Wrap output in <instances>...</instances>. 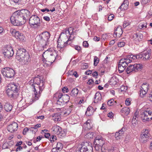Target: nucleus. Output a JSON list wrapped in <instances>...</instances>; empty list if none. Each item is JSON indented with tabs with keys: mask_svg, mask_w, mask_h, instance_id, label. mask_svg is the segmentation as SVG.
<instances>
[{
	"mask_svg": "<svg viewBox=\"0 0 152 152\" xmlns=\"http://www.w3.org/2000/svg\"><path fill=\"white\" fill-rule=\"evenodd\" d=\"M31 81H33L34 83V84L32 85H34L36 86H38L41 81L40 79L38 77H35L33 80H31Z\"/></svg>",
	"mask_w": 152,
	"mask_h": 152,
	"instance_id": "32",
	"label": "nucleus"
},
{
	"mask_svg": "<svg viewBox=\"0 0 152 152\" xmlns=\"http://www.w3.org/2000/svg\"><path fill=\"white\" fill-rule=\"evenodd\" d=\"M1 72L4 76L8 78H12L15 74L14 71L9 67H5L2 69Z\"/></svg>",
	"mask_w": 152,
	"mask_h": 152,
	"instance_id": "6",
	"label": "nucleus"
},
{
	"mask_svg": "<svg viewBox=\"0 0 152 152\" xmlns=\"http://www.w3.org/2000/svg\"><path fill=\"white\" fill-rule=\"evenodd\" d=\"M11 23L14 26H20L23 24L21 21L18 20H10Z\"/></svg>",
	"mask_w": 152,
	"mask_h": 152,
	"instance_id": "25",
	"label": "nucleus"
},
{
	"mask_svg": "<svg viewBox=\"0 0 152 152\" xmlns=\"http://www.w3.org/2000/svg\"><path fill=\"white\" fill-rule=\"evenodd\" d=\"M93 148L90 143L83 142L79 145L76 150V152H93Z\"/></svg>",
	"mask_w": 152,
	"mask_h": 152,
	"instance_id": "3",
	"label": "nucleus"
},
{
	"mask_svg": "<svg viewBox=\"0 0 152 152\" xmlns=\"http://www.w3.org/2000/svg\"><path fill=\"white\" fill-rule=\"evenodd\" d=\"M147 24V23H146L143 24H140L139 25V28L140 29H142L144 27L146 28L147 27L146 26Z\"/></svg>",
	"mask_w": 152,
	"mask_h": 152,
	"instance_id": "52",
	"label": "nucleus"
},
{
	"mask_svg": "<svg viewBox=\"0 0 152 152\" xmlns=\"http://www.w3.org/2000/svg\"><path fill=\"white\" fill-rule=\"evenodd\" d=\"M122 59H124V61L125 63L127 65H128V64L129 63H130L132 62L131 60L129 59V58H128V56L126 58H122Z\"/></svg>",
	"mask_w": 152,
	"mask_h": 152,
	"instance_id": "50",
	"label": "nucleus"
},
{
	"mask_svg": "<svg viewBox=\"0 0 152 152\" xmlns=\"http://www.w3.org/2000/svg\"><path fill=\"white\" fill-rule=\"evenodd\" d=\"M64 95H63L61 93H57L54 94V98L55 99V98H57V99H61V98L62 97H63V96Z\"/></svg>",
	"mask_w": 152,
	"mask_h": 152,
	"instance_id": "41",
	"label": "nucleus"
},
{
	"mask_svg": "<svg viewBox=\"0 0 152 152\" xmlns=\"http://www.w3.org/2000/svg\"><path fill=\"white\" fill-rule=\"evenodd\" d=\"M83 126L88 129H90L92 127V124L90 120H88L86 123L83 124Z\"/></svg>",
	"mask_w": 152,
	"mask_h": 152,
	"instance_id": "30",
	"label": "nucleus"
},
{
	"mask_svg": "<svg viewBox=\"0 0 152 152\" xmlns=\"http://www.w3.org/2000/svg\"><path fill=\"white\" fill-rule=\"evenodd\" d=\"M28 130L29 129L27 127L25 128L23 130V134L24 135L26 134V133L27 132Z\"/></svg>",
	"mask_w": 152,
	"mask_h": 152,
	"instance_id": "60",
	"label": "nucleus"
},
{
	"mask_svg": "<svg viewBox=\"0 0 152 152\" xmlns=\"http://www.w3.org/2000/svg\"><path fill=\"white\" fill-rule=\"evenodd\" d=\"M18 127V125L17 123L13 122H12L8 126L7 129L8 131L11 132H13L17 130Z\"/></svg>",
	"mask_w": 152,
	"mask_h": 152,
	"instance_id": "11",
	"label": "nucleus"
},
{
	"mask_svg": "<svg viewBox=\"0 0 152 152\" xmlns=\"http://www.w3.org/2000/svg\"><path fill=\"white\" fill-rule=\"evenodd\" d=\"M15 38L20 41H23L25 37L23 34L17 31L15 36Z\"/></svg>",
	"mask_w": 152,
	"mask_h": 152,
	"instance_id": "21",
	"label": "nucleus"
},
{
	"mask_svg": "<svg viewBox=\"0 0 152 152\" xmlns=\"http://www.w3.org/2000/svg\"><path fill=\"white\" fill-rule=\"evenodd\" d=\"M41 11L43 12H45L46 13V12H50L49 10L48 9L45 8L44 9H41Z\"/></svg>",
	"mask_w": 152,
	"mask_h": 152,
	"instance_id": "64",
	"label": "nucleus"
},
{
	"mask_svg": "<svg viewBox=\"0 0 152 152\" xmlns=\"http://www.w3.org/2000/svg\"><path fill=\"white\" fill-rule=\"evenodd\" d=\"M118 80V79L115 76L112 77L109 81L110 84L112 86L117 85V83Z\"/></svg>",
	"mask_w": 152,
	"mask_h": 152,
	"instance_id": "19",
	"label": "nucleus"
},
{
	"mask_svg": "<svg viewBox=\"0 0 152 152\" xmlns=\"http://www.w3.org/2000/svg\"><path fill=\"white\" fill-rule=\"evenodd\" d=\"M6 92L8 96L10 97H13L14 95V93H15L14 92L12 91V90H11L8 88Z\"/></svg>",
	"mask_w": 152,
	"mask_h": 152,
	"instance_id": "39",
	"label": "nucleus"
},
{
	"mask_svg": "<svg viewBox=\"0 0 152 152\" xmlns=\"http://www.w3.org/2000/svg\"><path fill=\"white\" fill-rule=\"evenodd\" d=\"M83 46L85 48H88V44L86 41H85L83 43Z\"/></svg>",
	"mask_w": 152,
	"mask_h": 152,
	"instance_id": "62",
	"label": "nucleus"
},
{
	"mask_svg": "<svg viewBox=\"0 0 152 152\" xmlns=\"http://www.w3.org/2000/svg\"><path fill=\"white\" fill-rule=\"evenodd\" d=\"M125 104L126 105H129L130 104V101L129 98L127 99L125 101Z\"/></svg>",
	"mask_w": 152,
	"mask_h": 152,
	"instance_id": "63",
	"label": "nucleus"
},
{
	"mask_svg": "<svg viewBox=\"0 0 152 152\" xmlns=\"http://www.w3.org/2000/svg\"><path fill=\"white\" fill-rule=\"evenodd\" d=\"M125 131V128L124 127H123L118 132H116L115 134V137L116 139L118 140L120 139V137L123 135Z\"/></svg>",
	"mask_w": 152,
	"mask_h": 152,
	"instance_id": "16",
	"label": "nucleus"
},
{
	"mask_svg": "<svg viewBox=\"0 0 152 152\" xmlns=\"http://www.w3.org/2000/svg\"><path fill=\"white\" fill-rule=\"evenodd\" d=\"M149 1V0H141V3L142 5L146 4Z\"/></svg>",
	"mask_w": 152,
	"mask_h": 152,
	"instance_id": "58",
	"label": "nucleus"
},
{
	"mask_svg": "<svg viewBox=\"0 0 152 152\" xmlns=\"http://www.w3.org/2000/svg\"><path fill=\"white\" fill-rule=\"evenodd\" d=\"M52 116L53 117L52 119L55 122L60 121L61 118L60 116H59V114L58 113L54 114L52 115Z\"/></svg>",
	"mask_w": 152,
	"mask_h": 152,
	"instance_id": "27",
	"label": "nucleus"
},
{
	"mask_svg": "<svg viewBox=\"0 0 152 152\" xmlns=\"http://www.w3.org/2000/svg\"><path fill=\"white\" fill-rule=\"evenodd\" d=\"M150 54L147 51H144L142 53L140 54V57L141 58H143L145 60L148 59L150 58Z\"/></svg>",
	"mask_w": 152,
	"mask_h": 152,
	"instance_id": "20",
	"label": "nucleus"
},
{
	"mask_svg": "<svg viewBox=\"0 0 152 152\" xmlns=\"http://www.w3.org/2000/svg\"><path fill=\"white\" fill-rule=\"evenodd\" d=\"M52 132L53 134H56L61 138L65 136L64 132L62 131L61 128L60 126L55 125L52 128Z\"/></svg>",
	"mask_w": 152,
	"mask_h": 152,
	"instance_id": "7",
	"label": "nucleus"
},
{
	"mask_svg": "<svg viewBox=\"0 0 152 152\" xmlns=\"http://www.w3.org/2000/svg\"><path fill=\"white\" fill-rule=\"evenodd\" d=\"M65 35L63 34L62 33H61L59 37L57 47L58 48H59L60 50L70 44L75 38V37H74L72 39Z\"/></svg>",
	"mask_w": 152,
	"mask_h": 152,
	"instance_id": "1",
	"label": "nucleus"
},
{
	"mask_svg": "<svg viewBox=\"0 0 152 152\" xmlns=\"http://www.w3.org/2000/svg\"><path fill=\"white\" fill-rule=\"evenodd\" d=\"M78 93V90L77 88H73L71 91L70 94L73 96H77Z\"/></svg>",
	"mask_w": 152,
	"mask_h": 152,
	"instance_id": "34",
	"label": "nucleus"
},
{
	"mask_svg": "<svg viewBox=\"0 0 152 152\" xmlns=\"http://www.w3.org/2000/svg\"><path fill=\"white\" fill-rule=\"evenodd\" d=\"M103 146H100V145H95V148L96 150L99 151H102V147Z\"/></svg>",
	"mask_w": 152,
	"mask_h": 152,
	"instance_id": "46",
	"label": "nucleus"
},
{
	"mask_svg": "<svg viewBox=\"0 0 152 152\" xmlns=\"http://www.w3.org/2000/svg\"><path fill=\"white\" fill-rule=\"evenodd\" d=\"M73 29L70 27L67 30H65L64 32H63L62 33L63 34H65L66 36L70 38L71 37V35H72V33H73Z\"/></svg>",
	"mask_w": 152,
	"mask_h": 152,
	"instance_id": "18",
	"label": "nucleus"
},
{
	"mask_svg": "<svg viewBox=\"0 0 152 152\" xmlns=\"http://www.w3.org/2000/svg\"><path fill=\"white\" fill-rule=\"evenodd\" d=\"M19 18L18 19H26L25 17V15H24L23 13L21 12H19Z\"/></svg>",
	"mask_w": 152,
	"mask_h": 152,
	"instance_id": "51",
	"label": "nucleus"
},
{
	"mask_svg": "<svg viewBox=\"0 0 152 152\" xmlns=\"http://www.w3.org/2000/svg\"><path fill=\"white\" fill-rule=\"evenodd\" d=\"M126 71L127 74H129L132 72H134V69L133 65L129 66L126 68Z\"/></svg>",
	"mask_w": 152,
	"mask_h": 152,
	"instance_id": "29",
	"label": "nucleus"
},
{
	"mask_svg": "<svg viewBox=\"0 0 152 152\" xmlns=\"http://www.w3.org/2000/svg\"><path fill=\"white\" fill-rule=\"evenodd\" d=\"M56 139L57 137L56 136H53V137L50 138V140L52 142L53 141L54 142L55 140H56Z\"/></svg>",
	"mask_w": 152,
	"mask_h": 152,
	"instance_id": "59",
	"label": "nucleus"
},
{
	"mask_svg": "<svg viewBox=\"0 0 152 152\" xmlns=\"http://www.w3.org/2000/svg\"><path fill=\"white\" fill-rule=\"evenodd\" d=\"M148 84L147 83H143L141 87V90H143L146 91H148Z\"/></svg>",
	"mask_w": 152,
	"mask_h": 152,
	"instance_id": "40",
	"label": "nucleus"
},
{
	"mask_svg": "<svg viewBox=\"0 0 152 152\" xmlns=\"http://www.w3.org/2000/svg\"><path fill=\"white\" fill-rule=\"evenodd\" d=\"M17 32V31L15 29H10V32L13 36H15Z\"/></svg>",
	"mask_w": 152,
	"mask_h": 152,
	"instance_id": "55",
	"label": "nucleus"
},
{
	"mask_svg": "<svg viewBox=\"0 0 152 152\" xmlns=\"http://www.w3.org/2000/svg\"><path fill=\"white\" fill-rule=\"evenodd\" d=\"M123 32V31L122 30L121 27L120 26H118L115 29L114 35L116 37H119L122 34Z\"/></svg>",
	"mask_w": 152,
	"mask_h": 152,
	"instance_id": "17",
	"label": "nucleus"
},
{
	"mask_svg": "<svg viewBox=\"0 0 152 152\" xmlns=\"http://www.w3.org/2000/svg\"><path fill=\"white\" fill-rule=\"evenodd\" d=\"M146 111H144L141 114V118L143 122L149 121L151 120L152 117H148Z\"/></svg>",
	"mask_w": 152,
	"mask_h": 152,
	"instance_id": "15",
	"label": "nucleus"
},
{
	"mask_svg": "<svg viewBox=\"0 0 152 152\" xmlns=\"http://www.w3.org/2000/svg\"><path fill=\"white\" fill-rule=\"evenodd\" d=\"M124 59H121L119 61L118 63L120 64H121L123 67H124V68L125 69L126 66H127V65L124 62Z\"/></svg>",
	"mask_w": 152,
	"mask_h": 152,
	"instance_id": "42",
	"label": "nucleus"
},
{
	"mask_svg": "<svg viewBox=\"0 0 152 152\" xmlns=\"http://www.w3.org/2000/svg\"><path fill=\"white\" fill-rule=\"evenodd\" d=\"M148 91L143 90H141L140 91V96L141 97H143L146 94L147 92Z\"/></svg>",
	"mask_w": 152,
	"mask_h": 152,
	"instance_id": "45",
	"label": "nucleus"
},
{
	"mask_svg": "<svg viewBox=\"0 0 152 152\" xmlns=\"http://www.w3.org/2000/svg\"><path fill=\"white\" fill-rule=\"evenodd\" d=\"M62 99L65 104H66L69 101V96L67 94L64 95L62 97Z\"/></svg>",
	"mask_w": 152,
	"mask_h": 152,
	"instance_id": "36",
	"label": "nucleus"
},
{
	"mask_svg": "<svg viewBox=\"0 0 152 152\" xmlns=\"http://www.w3.org/2000/svg\"><path fill=\"white\" fill-rule=\"evenodd\" d=\"M121 111L124 114L127 115L129 113V109L128 107H126L123 108L121 110Z\"/></svg>",
	"mask_w": 152,
	"mask_h": 152,
	"instance_id": "37",
	"label": "nucleus"
},
{
	"mask_svg": "<svg viewBox=\"0 0 152 152\" xmlns=\"http://www.w3.org/2000/svg\"><path fill=\"white\" fill-rule=\"evenodd\" d=\"M57 104L60 106H63L65 104V103L62 100V99H59L57 100Z\"/></svg>",
	"mask_w": 152,
	"mask_h": 152,
	"instance_id": "47",
	"label": "nucleus"
},
{
	"mask_svg": "<svg viewBox=\"0 0 152 152\" xmlns=\"http://www.w3.org/2000/svg\"><path fill=\"white\" fill-rule=\"evenodd\" d=\"M41 125L40 124H37L34 125V127H31V129H37V128L41 126Z\"/></svg>",
	"mask_w": 152,
	"mask_h": 152,
	"instance_id": "56",
	"label": "nucleus"
},
{
	"mask_svg": "<svg viewBox=\"0 0 152 152\" xmlns=\"http://www.w3.org/2000/svg\"><path fill=\"white\" fill-rule=\"evenodd\" d=\"M121 64L119 63L118 64V70L120 73H122L125 70V69L124 67H123Z\"/></svg>",
	"mask_w": 152,
	"mask_h": 152,
	"instance_id": "44",
	"label": "nucleus"
},
{
	"mask_svg": "<svg viewBox=\"0 0 152 152\" xmlns=\"http://www.w3.org/2000/svg\"><path fill=\"white\" fill-rule=\"evenodd\" d=\"M26 50L23 48L19 49L17 52L16 58L20 61L25 56Z\"/></svg>",
	"mask_w": 152,
	"mask_h": 152,
	"instance_id": "8",
	"label": "nucleus"
},
{
	"mask_svg": "<svg viewBox=\"0 0 152 152\" xmlns=\"http://www.w3.org/2000/svg\"><path fill=\"white\" fill-rule=\"evenodd\" d=\"M94 99V102H98L99 101H101L102 99L101 94L99 93H96Z\"/></svg>",
	"mask_w": 152,
	"mask_h": 152,
	"instance_id": "28",
	"label": "nucleus"
},
{
	"mask_svg": "<svg viewBox=\"0 0 152 152\" xmlns=\"http://www.w3.org/2000/svg\"><path fill=\"white\" fill-rule=\"evenodd\" d=\"M94 133L92 132H90L87 133L85 135L86 137L90 139L93 137Z\"/></svg>",
	"mask_w": 152,
	"mask_h": 152,
	"instance_id": "43",
	"label": "nucleus"
},
{
	"mask_svg": "<svg viewBox=\"0 0 152 152\" xmlns=\"http://www.w3.org/2000/svg\"><path fill=\"white\" fill-rule=\"evenodd\" d=\"M62 144L60 142H58L57 144V146L56 149L58 150H61L63 148Z\"/></svg>",
	"mask_w": 152,
	"mask_h": 152,
	"instance_id": "48",
	"label": "nucleus"
},
{
	"mask_svg": "<svg viewBox=\"0 0 152 152\" xmlns=\"http://www.w3.org/2000/svg\"><path fill=\"white\" fill-rule=\"evenodd\" d=\"M143 38V35L141 33L135 34H133V36L134 40L137 43L141 41Z\"/></svg>",
	"mask_w": 152,
	"mask_h": 152,
	"instance_id": "13",
	"label": "nucleus"
},
{
	"mask_svg": "<svg viewBox=\"0 0 152 152\" xmlns=\"http://www.w3.org/2000/svg\"><path fill=\"white\" fill-rule=\"evenodd\" d=\"M125 44V43L123 42H121L118 43V46L120 47H123Z\"/></svg>",
	"mask_w": 152,
	"mask_h": 152,
	"instance_id": "57",
	"label": "nucleus"
},
{
	"mask_svg": "<svg viewBox=\"0 0 152 152\" xmlns=\"http://www.w3.org/2000/svg\"><path fill=\"white\" fill-rule=\"evenodd\" d=\"M12 105L8 103H6L4 106V109L8 112L12 110Z\"/></svg>",
	"mask_w": 152,
	"mask_h": 152,
	"instance_id": "31",
	"label": "nucleus"
},
{
	"mask_svg": "<svg viewBox=\"0 0 152 152\" xmlns=\"http://www.w3.org/2000/svg\"><path fill=\"white\" fill-rule=\"evenodd\" d=\"M19 12L16 11L14 12L10 17V19H17L19 18Z\"/></svg>",
	"mask_w": 152,
	"mask_h": 152,
	"instance_id": "38",
	"label": "nucleus"
},
{
	"mask_svg": "<svg viewBox=\"0 0 152 152\" xmlns=\"http://www.w3.org/2000/svg\"><path fill=\"white\" fill-rule=\"evenodd\" d=\"M50 37V34L47 31H45L37 36V38L39 40V43L42 45L43 48L47 45Z\"/></svg>",
	"mask_w": 152,
	"mask_h": 152,
	"instance_id": "2",
	"label": "nucleus"
},
{
	"mask_svg": "<svg viewBox=\"0 0 152 152\" xmlns=\"http://www.w3.org/2000/svg\"><path fill=\"white\" fill-rule=\"evenodd\" d=\"M17 85L15 84H10L8 86V88L15 93L17 91Z\"/></svg>",
	"mask_w": 152,
	"mask_h": 152,
	"instance_id": "26",
	"label": "nucleus"
},
{
	"mask_svg": "<svg viewBox=\"0 0 152 152\" xmlns=\"http://www.w3.org/2000/svg\"><path fill=\"white\" fill-rule=\"evenodd\" d=\"M134 69V72L140 70L142 68V66L140 64H135L133 65Z\"/></svg>",
	"mask_w": 152,
	"mask_h": 152,
	"instance_id": "35",
	"label": "nucleus"
},
{
	"mask_svg": "<svg viewBox=\"0 0 152 152\" xmlns=\"http://www.w3.org/2000/svg\"><path fill=\"white\" fill-rule=\"evenodd\" d=\"M129 2L127 0H124L123 2L121 4L119 8L122 9V10H125L128 8Z\"/></svg>",
	"mask_w": 152,
	"mask_h": 152,
	"instance_id": "22",
	"label": "nucleus"
},
{
	"mask_svg": "<svg viewBox=\"0 0 152 152\" xmlns=\"http://www.w3.org/2000/svg\"><path fill=\"white\" fill-rule=\"evenodd\" d=\"M114 102V100L113 99H111L108 101L107 102V104L108 105L111 106L113 105Z\"/></svg>",
	"mask_w": 152,
	"mask_h": 152,
	"instance_id": "54",
	"label": "nucleus"
},
{
	"mask_svg": "<svg viewBox=\"0 0 152 152\" xmlns=\"http://www.w3.org/2000/svg\"><path fill=\"white\" fill-rule=\"evenodd\" d=\"M99 59L97 58V56L94 57V65L95 66H96L99 63Z\"/></svg>",
	"mask_w": 152,
	"mask_h": 152,
	"instance_id": "49",
	"label": "nucleus"
},
{
	"mask_svg": "<svg viewBox=\"0 0 152 152\" xmlns=\"http://www.w3.org/2000/svg\"><path fill=\"white\" fill-rule=\"evenodd\" d=\"M95 111V110H94L93 107L91 106H89L87 109V111L86 112V114L88 116H90L93 114Z\"/></svg>",
	"mask_w": 152,
	"mask_h": 152,
	"instance_id": "24",
	"label": "nucleus"
},
{
	"mask_svg": "<svg viewBox=\"0 0 152 152\" xmlns=\"http://www.w3.org/2000/svg\"><path fill=\"white\" fill-rule=\"evenodd\" d=\"M3 53L5 57H7L8 58L13 56L14 52L12 48L9 47L3 50Z\"/></svg>",
	"mask_w": 152,
	"mask_h": 152,
	"instance_id": "9",
	"label": "nucleus"
},
{
	"mask_svg": "<svg viewBox=\"0 0 152 152\" xmlns=\"http://www.w3.org/2000/svg\"><path fill=\"white\" fill-rule=\"evenodd\" d=\"M140 55H131L129 56H128V58H129V59H131L132 61V62L134 60L137 59V58H139L140 57Z\"/></svg>",
	"mask_w": 152,
	"mask_h": 152,
	"instance_id": "33",
	"label": "nucleus"
},
{
	"mask_svg": "<svg viewBox=\"0 0 152 152\" xmlns=\"http://www.w3.org/2000/svg\"><path fill=\"white\" fill-rule=\"evenodd\" d=\"M57 56L55 51H50V50L45 51L42 54V57L46 59V61H48L52 64L56 58V56Z\"/></svg>",
	"mask_w": 152,
	"mask_h": 152,
	"instance_id": "4",
	"label": "nucleus"
},
{
	"mask_svg": "<svg viewBox=\"0 0 152 152\" xmlns=\"http://www.w3.org/2000/svg\"><path fill=\"white\" fill-rule=\"evenodd\" d=\"M104 143V139L101 136H97L94 139V145L103 146Z\"/></svg>",
	"mask_w": 152,
	"mask_h": 152,
	"instance_id": "12",
	"label": "nucleus"
},
{
	"mask_svg": "<svg viewBox=\"0 0 152 152\" xmlns=\"http://www.w3.org/2000/svg\"><path fill=\"white\" fill-rule=\"evenodd\" d=\"M62 91L64 92H66L67 93L69 91V90L68 88L67 87H64L62 88Z\"/></svg>",
	"mask_w": 152,
	"mask_h": 152,
	"instance_id": "61",
	"label": "nucleus"
},
{
	"mask_svg": "<svg viewBox=\"0 0 152 152\" xmlns=\"http://www.w3.org/2000/svg\"><path fill=\"white\" fill-rule=\"evenodd\" d=\"M131 22L128 20L125 21L123 24V27L124 28L126 27L130 24Z\"/></svg>",
	"mask_w": 152,
	"mask_h": 152,
	"instance_id": "53",
	"label": "nucleus"
},
{
	"mask_svg": "<svg viewBox=\"0 0 152 152\" xmlns=\"http://www.w3.org/2000/svg\"><path fill=\"white\" fill-rule=\"evenodd\" d=\"M148 129H145V131L141 134V140L142 142H145L147 141V139L150 136Z\"/></svg>",
	"mask_w": 152,
	"mask_h": 152,
	"instance_id": "10",
	"label": "nucleus"
},
{
	"mask_svg": "<svg viewBox=\"0 0 152 152\" xmlns=\"http://www.w3.org/2000/svg\"><path fill=\"white\" fill-rule=\"evenodd\" d=\"M29 22L31 27L36 28L39 26L40 20H29Z\"/></svg>",
	"mask_w": 152,
	"mask_h": 152,
	"instance_id": "14",
	"label": "nucleus"
},
{
	"mask_svg": "<svg viewBox=\"0 0 152 152\" xmlns=\"http://www.w3.org/2000/svg\"><path fill=\"white\" fill-rule=\"evenodd\" d=\"M30 56L29 55H28L27 53L25 55V56L23 58L21 59V60L20 61H21L24 64H28L30 62Z\"/></svg>",
	"mask_w": 152,
	"mask_h": 152,
	"instance_id": "23",
	"label": "nucleus"
},
{
	"mask_svg": "<svg viewBox=\"0 0 152 152\" xmlns=\"http://www.w3.org/2000/svg\"><path fill=\"white\" fill-rule=\"evenodd\" d=\"M31 86L34 89L33 91L34 93V99L32 100L33 102H34L39 99L40 96L41 92L44 88V87L43 86V84L42 85V86H36L34 85H32Z\"/></svg>",
	"mask_w": 152,
	"mask_h": 152,
	"instance_id": "5",
	"label": "nucleus"
}]
</instances>
